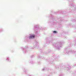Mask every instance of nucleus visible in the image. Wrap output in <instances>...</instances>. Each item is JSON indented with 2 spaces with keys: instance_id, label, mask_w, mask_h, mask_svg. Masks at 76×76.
Wrapping results in <instances>:
<instances>
[{
  "instance_id": "f257e3e1",
  "label": "nucleus",
  "mask_w": 76,
  "mask_h": 76,
  "mask_svg": "<svg viewBox=\"0 0 76 76\" xmlns=\"http://www.w3.org/2000/svg\"><path fill=\"white\" fill-rule=\"evenodd\" d=\"M35 37V35H32L29 37V39H32V38H34Z\"/></svg>"
},
{
  "instance_id": "f03ea898",
  "label": "nucleus",
  "mask_w": 76,
  "mask_h": 76,
  "mask_svg": "<svg viewBox=\"0 0 76 76\" xmlns=\"http://www.w3.org/2000/svg\"><path fill=\"white\" fill-rule=\"evenodd\" d=\"M53 33H56V31H54L53 32Z\"/></svg>"
}]
</instances>
